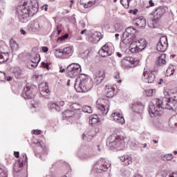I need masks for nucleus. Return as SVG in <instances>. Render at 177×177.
Wrapping results in <instances>:
<instances>
[{"label":"nucleus","mask_w":177,"mask_h":177,"mask_svg":"<svg viewBox=\"0 0 177 177\" xmlns=\"http://www.w3.org/2000/svg\"><path fill=\"white\" fill-rule=\"evenodd\" d=\"M34 135H40L41 134V130L36 129L33 130Z\"/></svg>","instance_id":"59"},{"label":"nucleus","mask_w":177,"mask_h":177,"mask_svg":"<svg viewBox=\"0 0 177 177\" xmlns=\"http://www.w3.org/2000/svg\"><path fill=\"white\" fill-rule=\"evenodd\" d=\"M22 96L24 99H32L34 97V87L28 86L24 87Z\"/></svg>","instance_id":"16"},{"label":"nucleus","mask_w":177,"mask_h":177,"mask_svg":"<svg viewBox=\"0 0 177 177\" xmlns=\"http://www.w3.org/2000/svg\"><path fill=\"white\" fill-rule=\"evenodd\" d=\"M106 144L109 145L111 147L121 150L122 147H124L125 142L124 140V136H118L117 134H112L110 136L106 141Z\"/></svg>","instance_id":"4"},{"label":"nucleus","mask_w":177,"mask_h":177,"mask_svg":"<svg viewBox=\"0 0 177 177\" xmlns=\"http://www.w3.org/2000/svg\"><path fill=\"white\" fill-rule=\"evenodd\" d=\"M66 73L68 77H71V78H73V77H77V75H79V74L81 73V71H78L74 69L68 70V68H67Z\"/></svg>","instance_id":"28"},{"label":"nucleus","mask_w":177,"mask_h":177,"mask_svg":"<svg viewBox=\"0 0 177 177\" xmlns=\"http://www.w3.org/2000/svg\"><path fill=\"white\" fill-rule=\"evenodd\" d=\"M115 31H118V32H120V31H122V25H121V24H115Z\"/></svg>","instance_id":"48"},{"label":"nucleus","mask_w":177,"mask_h":177,"mask_svg":"<svg viewBox=\"0 0 177 177\" xmlns=\"http://www.w3.org/2000/svg\"><path fill=\"white\" fill-rule=\"evenodd\" d=\"M122 176L129 177L131 176V171L128 169H123L121 171Z\"/></svg>","instance_id":"40"},{"label":"nucleus","mask_w":177,"mask_h":177,"mask_svg":"<svg viewBox=\"0 0 177 177\" xmlns=\"http://www.w3.org/2000/svg\"><path fill=\"white\" fill-rule=\"evenodd\" d=\"M136 25L137 27H145L146 26V19L142 17L136 19Z\"/></svg>","instance_id":"26"},{"label":"nucleus","mask_w":177,"mask_h":177,"mask_svg":"<svg viewBox=\"0 0 177 177\" xmlns=\"http://www.w3.org/2000/svg\"><path fill=\"white\" fill-rule=\"evenodd\" d=\"M82 55H84V56H82L83 59L88 57V55H89V50H85V51L82 53Z\"/></svg>","instance_id":"56"},{"label":"nucleus","mask_w":177,"mask_h":177,"mask_svg":"<svg viewBox=\"0 0 177 177\" xmlns=\"http://www.w3.org/2000/svg\"><path fill=\"white\" fill-rule=\"evenodd\" d=\"M160 176H162V177H167V176H168V171H167V170H162L160 171Z\"/></svg>","instance_id":"52"},{"label":"nucleus","mask_w":177,"mask_h":177,"mask_svg":"<svg viewBox=\"0 0 177 177\" xmlns=\"http://www.w3.org/2000/svg\"><path fill=\"white\" fill-rule=\"evenodd\" d=\"M14 156L16 158H19L20 157V152L19 151H14Z\"/></svg>","instance_id":"61"},{"label":"nucleus","mask_w":177,"mask_h":177,"mask_svg":"<svg viewBox=\"0 0 177 177\" xmlns=\"http://www.w3.org/2000/svg\"><path fill=\"white\" fill-rule=\"evenodd\" d=\"M156 93V89H149L146 91L147 96H153Z\"/></svg>","instance_id":"49"},{"label":"nucleus","mask_w":177,"mask_h":177,"mask_svg":"<svg viewBox=\"0 0 177 177\" xmlns=\"http://www.w3.org/2000/svg\"><path fill=\"white\" fill-rule=\"evenodd\" d=\"M131 109L133 113H136V114L142 115V114H143V111L145 110V105L141 102H134L131 104Z\"/></svg>","instance_id":"14"},{"label":"nucleus","mask_w":177,"mask_h":177,"mask_svg":"<svg viewBox=\"0 0 177 177\" xmlns=\"http://www.w3.org/2000/svg\"><path fill=\"white\" fill-rule=\"evenodd\" d=\"M66 73L68 77H71V78H73V77H77V75H79V74L81 73V71H78L74 69L68 70V68H67Z\"/></svg>","instance_id":"29"},{"label":"nucleus","mask_w":177,"mask_h":177,"mask_svg":"<svg viewBox=\"0 0 177 177\" xmlns=\"http://www.w3.org/2000/svg\"><path fill=\"white\" fill-rule=\"evenodd\" d=\"M82 110L83 111V113H87L88 114H91L92 113V107L89 106H84L82 108Z\"/></svg>","instance_id":"37"},{"label":"nucleus","mask_w":177,"mask_h":177,"mask_svg":"<svg viewBox=\"0 0 177 177\" xmlns=\"http://www.w3.org/2000/svg\"><path fill=\"white\" fill-rule=\"evenodd\" d=\"M165 12V8L163 7H158L156 9L153 15H151V20L149 21V24H151L152 28H155L156 26H157V23H158L160 19L164 16Z\"/></svg>","instance_id":"6"},{"label":"nucleus","mask_w":177,"mask_h":177,"mask_svg":"<svg viewBox=\"0 0 177 177\" xmlns=\"http://www.w3.org/2000/svg\"><path fill=\"white\" fill-rule=\"evenodd\" d=\"M21 156V159L16 162L14 165L15 177H27L26 170L22 171H20L23 169V167L27 162L28 158H27V155L26 153H23Z\"/></svg>","instance_id":"2"},{"label":"nucleus","mask_w":177,"mask_h":177,"mask_svg":"<svg viewBox=\"0 0 177 177\" xmlns=\"http://www.w3.org/2000/svg\"><path fill=\"white\" fill-rule=\"evenodd\" d=\"M135 63H136V61H135V58H133V57H131V59L129 60L128 64H127V65L129 67H135Z\"/></svg>","instance_id":"46"},{"label":"nucleus","mask_w":177,"mask_h":177,"mask_svg":"<svg viewBox=\"0 0 177 177\" xmlns=\"http://www.w3.org/2000/svg\"><path fill=\"white\" fill-rule=\"evenodd\" d=\"M136 34V29L133 26H129L126 28L125 32H123L122 37L124 39H127L129 44H131L135 39Z\"/></svg>","instance_id":"11"},{"label":"nucleus","mask_w":177,"mask_h":177,"mask_svg":"<svg viewBox=\"0 0 177 177\" xmlns=\"http://www.w3.org/2000/svg\"><path fill=\"white\" fill-rule=\"evenodd\" d=\"M162 158L163 161H171V160L174 158V155H172L171 153H167L166 155H164Z\"/></svg>","instance_id":"39"},{"label":"nucleus","mask_w":177,"mask_h":177,"mask_svg":"<svg viewBox=\"0 0 177 177\" xmlns=\"http://www.w3.org/2000/svg\"><path fill=\"white\" fill-rule=\"evenodd\" d=\"M165 84V81L163 79H160L159 82H158V85H164Z\"/></svg>","instance_id":"58"},{"label":"nucleus","mask_w":177,"mask_h":177,"mask_svg":"<svg viewBox=\"0 0 177 177\" xmlns=\"http://www.w3.org/2000/svg\"><path fill=\"white\" fill-rule=\"evenodd\" d=\"M111 117L113 118L114 121L118 124H121L122 125L125 124V119L120 113H113Z\"/></svg>","instance_id":"20"},{"label":"nucleus","mask_w":177,"mask_h":177,"mask_svg":"<svg viewBox=\"0 0 177 177\" xmlns=\"http://www.w3.org/2000/svg\"><path fill=\"white\" fill-rule=\"evenodd\" d=\"M9 60V53L0 52V63H5Z\"/></svg>","instance_id":"30"},{"label":"nucleus","mask_w":177,"mask_h":177,"mask_svg":"<svg viewBox=\"0 0 177 177\" xmlns=\"http://www.w3.org/2000/svg\"><path fill=\"white\" fill-rule=\"evenodd\" d=\"M68 38V34H65L64 35L59 37L61 41H64V39H67Z\"/></svg>","instance_id":"55"},{"label":"nucleus","mask_w":177,"mask_h":177,"mask_svg":"<svg viewBox=\"0 0 177 177\" xmlns=\"http://www.w3.org/2000/svg\"><path fill=\"white\" fill-rule=\"evenodd\" d=\"M37 0H24L23 4L17 7V14L20 23H27L30 16H34L38 12Z\"/></svg>","instance_id":"1"},{"label":"nucleus","mask_w":177,"mask_h":177,"mask_svg":"<svg viewBox=\"0 0 177 177\" xmlns=\"http://www.w3.org/2000/svg\"><path fill=\"white\" fill-rule=\"evenodd\" d=\"M38 63H39V60H38L37 59H35L31 58L30 62H29V64H30L32 67L35 68L37 67V66H38Z\"/></svg>","instance_id":"43"},{"label":"nucleus","mask_w":177,"mask_h":177,"mask_svg":"<svg viewBox=\"0 0 177 177\" xmlns=\"http://www.w3.org/2000/svg\"><path fill=\"white\" fill-rule=\"evenodd\" d=\"M33 78H35V80H38V78H39L41 80V78H42V76L38 75H34Z\"/></svg>","instance_id":"64"},{"label":"nucleus","mask_w":177,"mask_h":177,"mask_svg":"<svg viewBox=\"0 0 177 177\" xmlns=\"http://www.w3.org/2000/svg\"><path fill=\"white\" fill-rule=\"evenodd\" d=\"M55 55L59 59H65L63 50L62 49H56L55 51Z\"/></svg>","instance_id":"34"},{"label":"nucleus","mask_w":177,"mask_h":177,"mask_svg":"<svg viewBox=\"0 0 177 177\" xmlns=\"http://www.w3.org/2000/svg\"><path fill=\"white\" fill-rule=\"evenodd\" d=\"M71 110H81V105L78 103H72L70 105Z\"/></svg>","instance_id":"38"},{"label":"nucleus","mask_w":177,"mask_h":177,"mask_svg":"<svg viewBox=\"0 0 177 177\" xmlns=\"http://www.w3.org/2000/svg\"><path fill=\"white\" fill-rule=\"evenodd\" d=\"M92 138H93V130H90L83 133L82 139H84V140H91Z\"/></svg>","instance_id":"25"},{"label":"nucleus","mask_w":177,"mask_h":177,"mask_svg":"<svg viewBox=\"0 0 177 177\" xmlns=\"http://www.w3.org/2000/svg\"><path fill=\"white\" fill-rule=\"evenodd\" d=\"M0 81H6V73L0 72Z\"/></svg>","instance_id":"50"},{"label":"nucleus","mask_w":177,"mask_h":177,"mask_svg":"<svg viewBox=\"0 0 177 177\" xmlns=\"http://www.w3.org/2000/svg\"><path fill=\"white\" fill-rule=\"evenodd\" d=\"M157 66H165L167 64V55L161 54L156 60Z\"/></svg>","instance_id":"22"},{"label":"nucleus","mask_w":177,"mask_h":177,"mask_svg":"<svg viewBox=\"0 0 177 177\" xmlns=\"http://www.w3.org/2000/svg\"><path fill=\"white\" fill-rule=\"evenodd\" d=\"M131 57H125L124 59H123V63H125L126 64H128V62H129V60L131 59Z\"/></svg>","instance_id":"53"},{"label":"nucleus","mask_w":177,"mask_h":177,"mask_svg":"<svg viewBox=\"0 0 177 177\" xmlns=\"http://www.w3.org/2000/svg\"><path fill=\"white\" fill-rule=\"evenodd\" d=\"M96 3V0H88V3L84 4V8H92Z\"/></svg>","instance_id":"41"},{"label":"nucleus","mask_w":177,"mask_h":177,"mask_svg":"<svg viewBox=\"0 0 177 177\" xmlns=\"http://www.w3.org/2000/svg\"><path fill=\"white\" fill-rule=\"evenodd\" d=\"M41 50L42 52H44V53H46V52H48V50H49V48L47 46H43L41 48Z\"/></svg>","instance_id":"57"},{"label":"nucleus","mask_w":177,"mask_h":177,"mask_svg":"<svg viewBox=\"0 0 177 177\" xmlns=\"http://www.w3.org/2000/svg\"><path fill=\"white\" fill-rule=\"evenodd\" d=\"M165 95V100H171L175 97H177V87L176 88V91H174L173 90H165L163 92Z\"/></svg>","instance_id":"19"},{"label":"nucleus","mask_w":177,"mask_h":177,"mask_svg":"<svg viewBox=\"0 0 177 177\" xmlns=\"http://www.w3.org/2000/svg\"><path fill=\"white\" fill-rule=\"evenodd\" d=\"M41 66H43L44 68H49V65L47 63L42 62Z\"/></svg>","instance_id":"62"},{"label":"nucleus","mask_w":177,"mask_h":177,"mask_svg":"<svg viewBox=\"0 0 177 177\" xmlns=\"http://www.w3.org/2000/svg\"><path fill=\"white\" fill-rule=\"evenodd\" d=\"M105 91L106 97H113L114 96V89H113L111 86H106Z\"/></svg>","instance_id":"27"},{"label":"nucleus","mask_w":177,"mask_h":177,"mask_svg":"<svg viewBox=\"0 0 177 177\" xmlns=\"http://www.w3.org/2000/svg\"><path fill=\"white\" fill-rule=\"evenodd\" d=\"M99 122V116L97 115H93L89 117V124L93 125Z\"/></svg>","instance_id":"32"},{"label":"nucleus","mask_w":177,"mask_h":177,"mask_svg":"<svg viewBox=\"0 0 177 177\" xmlns=\"http://www.w3.org/2000/svg\"><path fill=\"white\" fill-rule=\"evenodd\" d=\"M35 147V154L38 158H41V154H48V148L46 145L42 141H37L34 142Z\"/></svg>","instance_id":"9"},{"label":"nucleus","mask_w":177,"mask_h":177,"mask_svg":"<svg viewBox=\"0 0 177 177\" xmlns=\"http://www.w3.org/2000/svg\"><path fill=\"white\" fill-rule=\"evenodd\" d=\"M42 10H45V12H48V5H44L41 7Z\"/></svg>","instance_id":"63"},{"label":"nucleus","mask_w":177,"mask_h":177,"mask_svg":"<svg viewBox=\"0 0 177 177\" xmlns=\"http://www.w3.org/2000/svg\"><path fill=\"white\" fill-rule=\"evenodd\" d=\"M21 70L17 68L14 71V75L16 78H19V77H21Z\"/></svg>","instance_id":"47"},{"label":"nucleus","mask_w":177,"mask_h":177,"mask_svg":"<svg viewBox=\"0 0 177 177\" xmlns=\"http://www.w3.org/2000/svg\"><path fill=\"white\" fill-rule=\"evenodd\" d=\"M74 114H75L74 111L67 110V111H65L62 113V115H63V117H65L66 118H70L73 117L74 115Z\"/></svg>","instance_id":"36"},{"label":"nucleus","mask_w":177,"mask_h":177,"mask_svg":"<svg viewBox=\"0 0 177 177\" xmlns=\"http://www.w3.org/2000/svg\"><path fill=\"white\" fill-rule=\"evenodd\" d=\"M88 81H89V77L86 75L81 74L79 78L75 80L74 86L75 91L79 93L88 92L89 91V87H86Z\"/></svg>","instance_id":"3"},{"label":"nucleus","mask_w":177,"mask_h":177,"mask_svg":"<svg viewBox=\"0 0 177 177\" xmlns=\"http://www.w3.org/2000/svg\"><path fill=\"white\" fill-rule=\"evenodd\" d=\"M175 71H176V67H175L173 65H171L167 69L166 73L167 75H169V77H171V75H174V74H175Z\"/></svg>","instance_id":"33"},{"label":"nucleus","mask_w":177,"mask_h":177,"mask_svg":"<svg viewBox=\"0 0 177 177\" xmlns=\"http://www.w3.org/2000/svg\"><path fill=\"white\" fill-rule=\"evenodd\" d=\"M68 70H76V71H82L81 65L79 64H72L67 67Z\"/></svg>","instance_id":"31"},{"label":"nucleus","mask_w":177,"mask_h":177,"mask_svg":"<svg viewBox=\"0 0 177 177\" xmlns=\"http://www.w3.org/2000/svg\"><path fill=\"white\" fill-rule=\"evenodd\" d=\"M120 3L125 8V9L129 8V0H120Z\"/></svg>","instance_id":"44"},{"label":"nucleus","mask_w":177,"mask_h":177,"mask_svg":"<svg viewBox=\"0 0 177 177\" xmlns=\"http://www.w3.org/2000/svg\"><path fill=\"white\" fill-rule=\"evenodd\" d=\"M120 160L123 162L124 165H131L132 164V158L128 155L122 156L120 157Z\"/></svg>","instance_id":"23"},{"label":"nucleus","mask_w":177,"mask_h":177,"mask_svg":"<svg viewBox=\"0 0 177 177\" xmlns=\"http://www.w3.org/2000/svg\"><path fill=\"white\" fill-rule=\"evenodd\" d=\"M48 107L50 110H59V106H57L56 104L51 102L48 104Z\"/></svg>","instance_id":"45"},{"label":"nucleus","mask_w":177,"mask_h":177,"mask_svg":"<svg viewBox=\"0 0 177 177\" xmlns=\"http://www.w3.org/2000/svg\"><path fill=\"white\" fill-rule=\"evenodd\" d=\"M142 77L143 81L147 84H153L154 82V80H156V75H154V72L146 68H144Z\"/></svg>","instance_id":"12"},{"label":"nucleus","mask_w":177,"mask_h":177,"mask_svg":"<svg viewBox=\"0 0 177 177\" xmlns=\"http://www.w3.org/2000/svg\"><path fill=\"white\" fill-rule=\"evenodd\" d=\"M168 48V38L167 36H162L157 44L156 49L158 52H165Z\"/></svg>","instance_id":"13"},{"label":"nucleus","mask_w":177,"mask_h":177,"mask_svg":"<svg viewBox=\"0 0 177 177\" xmlns=\"http://www.w3.org/2000/svg\"><path fill=\"white\" fill-rule=\"evenodd\" d=\"M10 45L12 50H17L19 49V44L13 39L10 41Z\"/></svg>","instance_id":"35"},{"label":"nucleus","mask_w":177,"mask_h":177,"mask_svg":"<svg viewBox=\"0 0 177 177\" xmlns=\"http://www.w3.org/2000/svg\"><path fill=\"white\" fill-rule=\"evenodd\" d=\"M27 28L30 32H37V31H39L41 26L38 21H31L28 25Z\"/></svg>","instance_id":"17"},{"label":"nucleus","mask_w":177,"mask_h":177,"mask_svg":"<svg viewBox=\"0 0 177 177\" xmlns=\"http://www.w3.org/2000/svg\"><path fill=\"white\" fill-rule=\"evenodd\" d=\"M96 109L100 115H106L110 109V101L107 99L99 98L96 102Z\"/></svg>","instance_id":"5"},{"label":"nucleus","mask_w":177,"mask_h":177,"mask_svg":"<svg viewBox=\"0 0 177 177\" xmlns=\"http://www.w3.org/2000/svg\"><path fill=\"white\" fill-rule=\"evenodd\" d=\"M130 45H136V46L138 48V50L142 51L146 48V46H147V41H146V39L143 38L138 40H136L134 39Z\"/></svg>","instance_id":"15"},{"label":"nucleus","mask_w":177,"mask_h":177,"mask_svg":"<svg viewBox=\"0 0 177 177\" xmlns=\"http://www.w3.org/2000/svg\"><path fill=\"white\" fill-rule=\"evenodd\" d=\"M64 57L65 59H68V57H71L73 56V53H74V47L68 46L63 49Z\"/></svg>","instance_id":"21"},{"label":"nucleus","mask_w":177,"mask_h":177,"mask_svg":"<svg viewBox=\"0 0 177 177\" xmlns=\"http://www.w3.org/2000/svg\"><path fill=\"white\" fill-rule=\"evenodd\" d=\"M113 77L115 78V80H118V78H120V73L118 72L115 73Z\"/></svg>","instance_id":"60"},{"label":"nucleus","mask_w":177,"mask_h":177,"mask_svg":"<svg viewBox=\"0 0 177 177\" xmlns=\"http://www.w3.org/2000/svg\"><path fill=\"white\" fill-rule=\"evenodd\" d=\"M0 177H8V169L0 168Z\"/></svg>","instance_id":"42"},{"label":"nucleus","mask_w":177,"mask_h":177,"mask_svg":"<svg viewBox=\"0 0 177 177\" xmlns=\"http://www.w3.org/2000/svg\"><path fill=\"white\" fill-rule=\"evenodd\" d=\"M31 59H34L35 60H39V61H40L41 60V58L39 57V55H38V54H34L32 56V57H31Z\"/></svg>","instance_id":"54"},{"label":"nucleus","mask_w":177,"mask_h":177,"mask_svg":"<svg viewBox=\"0 0 177 177\" xmlns=\"http://www.w3.org/2000/svg\"><path fill=\"white\" fill-rule=\"evenodd\" d=\"M98 53L102 57H106V56H111V55L114 53V47L111 43H106L101 48Z\"/></svg>","instance_id":"10"},{"label":"nucleus","mask_w":177,"mask_h":177,"mask_svg":"<svg viewBox=\"0 0 177 177\" xmlns=\"http://www.w3.org/2000/svg\"><path fill=\"white\" fill-rule=\"evenodd\" d=\"M79 157L81 160H88V158H92L95 154L92 152V149L88 145H82L80 148L79 152Z\"/></svg>","instance_id":"8"},{"label":"nucleus","mask_w":177,"mask_h":177,"mask_svg":"<svg viewBox=\"0 0 177 177\" xmlns=\"http://www.w3.org/2000/svg\"><path fill=\"white\" fill-rule=\"evenodd\" d=\"M111 167V164L110 162L106 161V159L101 158L95 162L93 169L97 174H102V172H106Z\"/></svg>","instance_id":"7"},{"label":"nucleus","mask_w":177,"mask_h":177,"mask_svg":"<svg viewBox=\"0 0 177 177\" xmlns=\"http://www.w3.org/2000/svg\"><path fill=\"white\" fill-rule=\"evenodd\" d=\"M39 89L41 92H44V93H49V86H48V82H42L39 84Z\"/></svg>","instance_id":"24"},{"label":"nucleus","mask_w":177,"mask_h":177,"mask_svg":"<svg viewBox=\"0 0 177 177\" xmlns=\"http://www.w3.org/2000/svg\"><path fill=\"white\" fill-rule=\"evenodd\" d=\"M93 37H97L98 38L97 41H100V39H102V33L99 32H95Z\"/></svg>","instance_id":"51"},{"label":"nucleus","mask_w":177,"mask_h":177,"mask_svg":"<svg viewBox=\"0 0 177 177\" xmlns=\"http://www.w3.org/2000/svg\"><path fill=\"white\" fill-rule=\"evenodd\" d=\"M106 77V73H104V71H99L94 75V84H96V85H99L100 84H102V81L104 80V77Z\"/></svg>","instance_id":"18"}]
</instances>
